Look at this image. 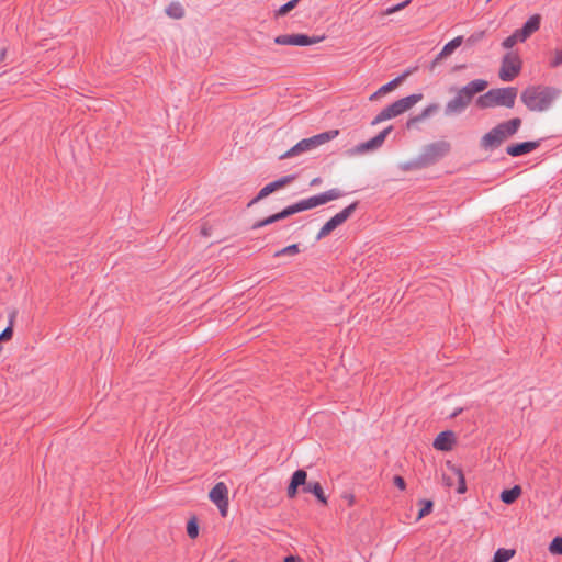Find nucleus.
<instances>
[{
  "label": "nucleus",
  "mask_w": 562,
  "mask_h": 562,
  "mask_svg": "<svg viewBox=\"0 0 562 562\" xmlns=\"http://www.w3.org/2000/svg\"><path fill=\"white\" fill-rule=\"evenodd\" d=\"M358 205H359V202L356 201V202L349 204L348 206H346L344 210H341L339 213H337L334 216L336 217L338 223L341 225L353 214V212L357 210Z\"/></svg>",
  "instance_id": "nucleus-28"
},
{
  "label": "nucleus",
  "mask_w": 562,
  "mask_h": 562,
  "mask_svg": "<svg viewBox=\"0 0 562 562\" xmlns=\"http://www.w3.org/2000/svg\"><path fill=\"white\" fill-rule=\"evenodd\" d=\"M454 443V434L450 430L440 432L434 440V448L439 451H449Z\"/></svg>",
  "instance_id": "nucleus-17"
},
{
  "label": "nucleus",
  "mask_w": 562,
  "mask_h": 562,
  "mask_svg": "<svg viewBox=\"0 0 562 562\" xmlns=\"http://www.w3.org/2000/svg\"><path fill=\"white\" fill-rule=\"evenodd\" d=\"M167 14L175 19H181L184 15L183 8L178 3H172L167 9Z\"/></svg>",
  "instance_id": "nucleus-36"
},
{
  "label": "nucleus",
  "mask_w": 562,
  "mask_h": 562,
  "mask_svg": "<svg viewBox=\"0 0 562 562\" xmlns=\"http://www.w3.org/2000/svg\"><path fill=\"white\" fill-rule=\"evenodd\" d=\"M395 117V114H394V111L391 106V104L386 108H384L375 117L374 120L372 121V124L375 125V124H379L385 120H390V119H393Z\"/></svg>",
  "instance_id": "nucleus-31"
},
{
  "label": "nucleus",
  "mask_w": 562,
  "mask_h": 562,
  "mask_svg": "<svg viewBox=\"0 0 562 562\" xmlns=\"http://www.w3.org/2000/svg\"><path fill=\"white\" fill-rule=\"evenodd\" d=\"M325 36H310L306 34H282L274 37L277 45L310 46L322 42Z\"/></svg>",
  "instance_id": "nucleus-8"
},
{
  "label": "nucleus",
  "mask_w": 562,
  "mask_h": 562,
  "mask_svg": "<svg viewBox=\"0 0 562 562\" xmlns=\"http://www.w3.org/2000/svg\"><path fill=\"white\" fill-rule=\"evenodd\" d=\"M187 533L189 538L195 539L199 536V524L195 517H192L187 524Z\"/></svg>",
  "instance_id": "nucleus-34"
},
{
  "label": "nucleus",
  "mask_w": 562,
  "mask_h": 562,
  "mask_svg": "<svg viewBox=\"0 0 562 562\" xmlns=\"http://www.w3.org/2000/svg\"><path fill=\"white\" fill-rule=\"evenodd\" d=\"M392 128H393L392 126H389V127L384 128L383 131H381L373 138L367 140V142L360 143L353 149H351V154H363L366 151L380 148L383 145L387 135L391 133Z\"/></svg>",
  "instance_id": "nucleus-10"
},
{
  "label": "nucleus",
  "mask_w": 562,
  "mask_h": 562,
  "mask_svg": "<svg viewBox=\"0 0 562 562\" xmlns=\"http://www.w3.org/2000/svg\"><path fill=\"white\" fill-rule=\"evenodd\" d=\"M456 95L450 99L445 106V114L447 116L459 115L463 113L470 105L469 101L464 98L459 89H456Z\"/></svg>",
  "instance_id": "nucleus-11"
},
{
  "label": "nucleus",
  "mask_w": 562,
  "mask_h": 562,
  "mask_svg": "<svg viewBox=\"0 0 562 562\" xmlns=\"http://www.w3.org/2000/svg\"><path fill=\"white\" fill-rule=\"evenodd\" d=\"M426 168L423 160H422V157L418 155L416 158L409 160V161H406L402 165V169L404 171H409V170H419V169H424Z\"/></svg>",
  "instance_id": "nucleus-30"
},
{
  "label": "nucleus",
  "mask_w": 562,
  "mask_h": 562,
  "mask_svg": "<svg viewBox=\"0 0 562 562\" xmlns=\"http://www.w3.org/2000/svg\"><path fill=\"white\" fill-rule=\"evenodd\" d=\"M521 494V487L519 485H515L509 490H504L501 493V501L507 505L513 504Z\"/></svg>",
  "instance_id": "nucleus-25"
},
{
  "label": "nucleus",
  "mask_w": 562,
  "mask_h": 562,
  "mask_svg": "<svg viewBox=\"0 0 562 562\" xmlns=\"http://www.w3.org/2000/svg\"><path fill=\"white\" fill-rule=\"evenodd\" d=\"M345 192L338 188H333L325 192H322L317 195L310 196L307 199L300 200L299 202L286 206L290 216L296 214L299 212H303L306 210L314 209L316 206L323 205L329 201L337 200L342 198Z\"/></svg>",
  "instance_id": "nucleus-4"
},
{
  "label": "nucleus",
  "mask_w": 562,
  "mask_h": 562,
  "mask_svg": "<svg viewBox=\"0 0 562 562\" xmlns=\"http://www.w3.org/2000/svg\"><path fill=\"white\" fill-rule=\"evenodd\" d=\"M210 499L217 506L223 517L227 515L228 509V488L224 482H218L210 491Z\"/></svg>",
  "instance_id": "nucleus-9"
},
{
  "label": "nucleus",
  "mask_w": 562,
  "mask_h": 562,
  "mask_svg": "<svg viewBox=\"0 0 562 562\" xmlns=\"http://www.w3.org/2000/svg\"><path fill=\"white\" fill-rule=\"evenodd\" d=\"M562 66V48L553 50L551 58L549 59V67L558 68Z\"/></svg>",
  "instance_id": "nucleus-35"
},
{
  "label": "nucleus",
  "mask_w": 562,
  "mask_h": 562,
  "mask_svg": "<svg viewBox=\"0 0 562 562\" xmlns=\"http://www.w3.org/2000/svg\"><path fill=\"white\" fill-rule=\"evenodd\" d=\"M518 42H525V40L520 37L518 31L516 30L512 35H509L503 41L502 46L506 49H509Z\"/></svg>",
  "instance_id": "nucleus-32"
},
{
  "label": "nucleus",
  "mask_w": 562,
  "mask_h": 562,
  "mask_svg": "<svg viewBox=\"0 0 562 562\" xmlns=\"http://www.w3.org/2000/svg\"><path fill=\"white\" fill-rule=\"evenodd\" d=\"M322 182V179L321 178H314L312 181H311V186H316V184H319Z\"/></svg>",
  "instance_id": "nucleus-45"
},
{
  "label": "nucleus",
  "mask_w": 562,
  "mask_h": 562,
  "mask_svg": "<svg viewBox=\"0 0 562 562\" xmlns=\"http://www.w3.org/2000/svg\"><path fill=\"white\" fill-rule=\"evenodd\" d=\"M295 179H296L295 175H288V176H283L281 178H279L272 182H269L258 192V194L254 199H251L248 202L247 206L251 207L252 205L257 204L259 201L263 200L265 198L272 194L273 192H276L280 189H283L288 184L292 183Z\"/></svg>",
  "instance_id": "nucleus-7"
},
{
  "label": "nucleus",
  "mask_w": 562,
  "mask_h": 562,
  "mask_svg": "<svg viewBox=\"0 0 562 562\" xmlns=\"http://www.w3.org/2000/svg\"><path fill=\"white\" fill-rule=\"evenodd\" d=\"M449 465V469L451 470L452 474L457 477L458 480V488H457V492L459 494H463L465 493L467 491V485H465V479H464V474L462 472V470L456 465H450V463H448Z\"/></svg>",
  "instance_id": "nucleus-27"
},
{
  "label": "nucleus",
  "mask_w": 562,
  "mask_h": 562,
  "mask_svg": "<svg viewBox=\"0 0 562 562\" xmlns=\"http://www.w3.org/2000/svg\"><path fill=\"white\" fill-rule=\"evenodd\" d=\"M463 43V36H457L450 42H448L441 52L435 57V59L429 65V70L432 72L436 69V66L446 58L447 56L451 55L461 44Z\"/></svg>",
  "instance_id": "nucleus-15"
},
{
  "label": "nucleus",
  "mask_w": 562,
  "mask_h": 562,
  "mask_svg": "<svg viewBox=\"0 0 562 562\" xmlns=\"http://www.w3.org/2000/svg\"><path fill=\"white\" fill-rule=\"evenodd\" d=\"M488 86L485 79H474L459 90L471 104L475 94L483 92Z\"/></svg>",
  "instance_id": "nucleus-14"
},
{
  "label": "nucleus",
  "mask_w": 562,
  "mask_h": 562,
  "mask_svg": "<svg viewBox=\"0 0 562 562\" xmlns=\"http://www.w3.org/2000/svg\"><path fill=\"white\" fill-rule=\"evenodd\" d=\"M442 479L446 486L451 487L453 485V481L451 480L450 476L443 475Z\"/></svg>",
  "instance_id": "nucleus-44"
},
{
  "label": "nucleus",
  "mask_w": 562,
  "mask_h": 562,
  "mask_svg": "<svg viewBox=\"0 0 562 562\" xmlns=\"http://www.w3.org/2000/svg\"><path fill=\"white\" fill-rule=\"evenodd\" d=\"M340 224L336 220L335 216H333L330 220H328L323 227L319 229V232L316 235V240H321L328 236L334 229H336Z\"/></svg>",
  "instance_id": "nucleus-26"
},
{
  "label": "nucleus",
  "mask_w": 562,
  "mask_h": 562,
  "mask_svg": "<svg viewBox=\"0 0 562 562\" xmlns=\"http://www.w3.org/2000/svg\"><path fill=\"white\" fill-rule=\"evenodd\" d=\"M549 551L552 554H561L562 555V537H555L549 544Z\"/></svg>",
  "instance_id": "nucleus-38"
},
{
  "label": "nucleus",
  "mask_w": 562,
  "mask_h": 562,
  "mask_svg": "<svg viewBox=\"0 0 562 562\" xmlns=\"http://www.w3.org/2000/svg\"><path fill=\"white\" fill-rule=\"evenodd\" d=\"M451 149V145L447 140H437L424 146L419 156L425 165L429 167L438 162L441 158L447 156Z\"/></svg>",
  "instance_id": "nucleus-5"
},
{
  "label": "nucleus",
  "mask_w": 562,
  "mask_h": 562,
  "mask_svg": "<svg viewBox=\"0 0 562 562\" xmlns=\"http://www.w3.org/2000/svg\"><path fill=\"white\" fill-rule=\"evenodd\" d=\"M438 110H439V104H437V103L429 104L419 114L409 117L406 122V127L407 128L414 127L419 122H423L426 119H428L429 116H431L432 114H435Z\"/></svg>",
  "instance_id": "nucleus-21"
},
{
  "label": "nucleus",
  "mask_w": 562,
  "mask_h": 562,
  "mask_svg": "<svg viewBox=\"0 0 562 562\" xmlns=\"http://www.w3.org/2000/svg\"><path fill=\"white\" fill-rule=\"evenodd\" d=\"M541 23V16L539 14H533L530 16L522 25L521 29H518V33L520 37L525 41L536 31L539 30Z\"/></svg>",
  "instance_id": "nucleus-19"
},
{
  "label": "nucleus",
  "mask_w": 562,
  "mask_h": 562,
  "mask_svg": "<svg viewBox=\"0 0 562 562\" xmlns=\"http://www.w3.org/2000/svg\"><path fill=\"white\" fill-rule=\"evenodd\" d=\"M485 35V32L484 31H481L479 33H475V34H472L468 40L467 42L470 43V44H474L476 42H479L480 40H482Z\"/></svg>",
  "instance_id": "nucleus-42"
},
{
  "label": "nucleus",
  "mask_w": 562,
  "mask_h": 562,
  "mask_svg": "<svg viewBox=\"0 0 562 562\" xmlns=\"http://www.w3.org/2000/svg\"><path fill=\"white\" fill-rule=\"evenodd\" d=\"M393 483H394V485H395V486H397L400 490H405V487H406L405 480H404L402 476H400V475H395V476L393 477Z\"/></svg>",
  "instance_id": "nucleus-43"
},
{
  "label": "nucleus",
  "mask_w": 562,
  "mask_h": 562,
  "mask_svg": "<svg viewBox=\"0 0 562 562\" xmlns=\"http://www.w3.org/2000/svg\"><path fill=\"white\" fill-rule=\"evenodd\" d=\"M300 0H291L286 2L285 4L281 5L278 11L276 12V16H283L288 14L291 10H293Z\"/></svg>",
  "instance_id": "nucleus-37"
},
{
  "label": "nucleus",
  "mask_w": 562,
  "mask_h": 562,
  "mask_svg": "<svg viewBox=\"0 0 562 562\" xmlns=\"http://www.w3.org/2000/svg\"><path fill=\"white\" fill-rule=\"evenodd\" d=\"M521 70V60L515 53H507L502 60L499 78L503 81H512Z\"/></svg>",
  "instance_id": "nucleus-6"
},
{
  "label": "nucleus",
  "mask_w": 562,
  "mask_h": 562,
  "mask_svg": "<svg viewBox=\"0 0 562 562\" xmlns=\"http://www.w3.org/2000/svg\"><path fill=\"white\" fill-rule=\"evenodd\" d=\"M561 90L551 86H529L520 94L521 102L529 111H548L560 97Z\"/></svg>",
  "instance_id": "nucleus-1"
},
{
  "label": "nucleus",
  "mask_w": 562,
  "mask_h": 562,
  "mask_svg": "<svg viewBox=\"0 0 562 562\" xmlns=\"http://www.w3.org/2000/svg\"><path fill=\"white\" fill-rule=\"evenodd\" d=\"M518 89L515 87L491 89L476 99V106L480 109H491L504 106L512 109L515 105Z\"/></svg>",
  "instance_id": "nucleus-3"
},
{
  "label": "nucleus",
  "mask_w": 562,
  "mask_h": 562,
  "mask_svg": "<svg viewBox=\"0 0 562 562\" xmlns=\"http://www.w3.org/2000/svg\"><path fill=\"white\" fill-rule=\"evenodd\" d=\"M420 504L423 505L418 513V519L425 517L426 515L430 514L432 510V502L431 501H420Z\"/></svg>",
  "instance_id": "nucleus-40"
},
{
  "label": "nucleus",
  "mask_w": 562,
  "mask_h": 562,
  "mask_svg": "<svg viewBox=\"0 0 562 562\" xmlns=\"http://www.w3.org/2000/svg\"><path fill=\"white\" fill-rule=\"evenodd\" d=\"M422 100L423 93H414L393 102L391 106L394 111L395 116H397L413 108L416 103H418Z\"/></svg>",
  "instance_id": "nucleus-13"
},
{
  "label": "nucleus",
  "mask_w": 562,
  "mask_h": 562,
  "mask_svg": "<svg viewBox=\"0 0 562 562\" xmlns=\"http://www.w3.org/2000/svg\"><path fill=\"white\" fill-rule=\"evenodd\" d=\"M13 318H14V315H11V318H10V324L7 328H4L2 330V333L0 334V341H5V340H10L13 336Z\"/></svg>",
  "instance_id": "nucleus-39"
},
{
  "label": "nucleus",
  "mask_w": 562,
  "mask_h": 562,
  "mask_svg": "<svg viewBox=\"0 0 562 562\" xmlns=\"http://www.w3.org/2000/svg\"><path fill=\"white\" fill-rule=\"evenodd\" d=\"M289 216H290L289 211L285 207V209H283L282 211H280V212H278L276 214H272V215H270V216H268L266 218H262L260 221L255 222L252 224L251 228L252 229H259L261 227H265V226H268V225L273 224L276 222H279L281 220H284V218H286Z\"/></svg>",
  "instance_id": "nucleus-22"
},
{
  "label": "nucleus",
  "mask_w": 562,
  "mask_h": 562,
  "mask_svg": "<svg viewBox=\"0 0 562 562\" xmlns=\"http://www.w3.org/2000/svg\"><path fill=\"white\" fill-rule=\"evenodd\" d=\"M315 146H313L312 142H311V138H304L302 140H300L297 144H295L293 147H291L288 151H285L284 154H282L280 156V159H286V158H291V157H295L297 155H301L305 151H310L312 149H314Z\"/></svg>",
  "instance_id": "nucleus-18"
},
{
  "label": "nucleus",
  "mask_w": 562,
  "mask_h": 562,
  "mask_svg": "<svg viewBox=\"0 0 562 562\" xmlns=\"http://www.w3.org/2000/svg\"><path fill=\"white\" fill-rule=\"evenodd\" d=\"M306 479H307V473H306V471H304L302 469L296 470L292 474L290 484L286 490V494H288L289 498H294L296 496L299 486L305 485Z\"/></svg>",
  "instance_id": "nucleus-16"
},
{
  "label": "nucleus",
  "mask_w": 562,
  "mask_h": 562,
  "mask_svg": "<svg viewBox=\"0 0 562 562\" xmlns=\"http://www.w3.org/2000/svg\"><path fill=\"white\" fill-rule=\"evenodd\" d=\"M283 562H297L296 559L293 555H289L284 559Z\"/></svg>",
  "instance_id": "nucleus-46"
},
{
  "label": "nucleus",
  "mask_w": 562,
  "mask_h": 562,
  "mask_svg": "<svg viewBox=\"0 0 562 562\" xmlns=\"http://www.w3.org/2000/svg\"><path fill=\"white\" fill-rule=\"evenodd\" d=\"M541 144V140H528L517 144H510L506 147V154L512 157H519L531 153L537 149Z\"/></svg>",
  "instance_id": "nucleus-12"
},
{
  "label": "nucleus",
  "mask_w": 562,
  "mask_h": 562,
  "mask_svg": "<svg viewBox=\"0 0 562 562\" xmlns=\"http://www.w3.org/2000/svg\"><path fill=\"white\" fill-rule=\"evenodd\" d=\"M408 3H411V0H405L398 4L392 5L385 10V14H393V13L404 9Z\"/></svg>",
  "instance_id": "nucleus-41"
},
{
  "label": "nucleus",
  "mask_w": 562,
  "mask_h": 562,
  "mask_svg": "<svg viewBox=\"0 0 562 562\" xmlns=\"http://www.w3.org/2000/svg\"><path fill=\"white\" fill-rule=\"evenodd\" d=\"M515 554V550L513 549H504L499 548L493 558V562H507L509 561Z\"/></svg>",
  "instance_id": "nucleus-29"
},
{
  "label": "nucleus",
  "mask_w": 562,
  "mask_h": 562,
  "mask_svg": "<svg viewBox=\"0 0 562 562\" xmlns=\"http://www.w3.org/2000/svg\"><path fill=\"white\" fill-rule=\"evenodd\" d=\"M339 134L338 130H330L323 133H319L317 135H314L311 138V142L313 146L318 147L319 145H323L331 139H334Z\"/></svg>",
  "instance_id": "nucleus-24"
},
{
  "label": "nucleus",
  "mask_w": 562,
  "mask_h": 562,
  "mask_svg": "<svg viewBox=\"0 0 562 562\" xmlns=\"http://www.w3.org/2000/svg\"><path fill=\"white\" fill-rule=\"evenodd\" d=\"M411 74L409 70L405 71L403 75L394 78L393 80H391L390 82L383 85L381 88H379L378 91H375L374 93H372L369 98L370 101H374L376 100L379 97L383 95V94H386L389 92H391L392 90H394L408 75Z\"/></svg>",
  "instance_id": "nucleus-20"
},
{
  "label": "nucleus",
  "mask_w": 562,
  "mask_h": 562,
  "mask_svg": "<svg viewBox=\"0 0 562 562\" xmlns=\"http://www.w3.org/2000/svg\"><path fill=\"white\" fill-rule=\"evenodd\" d=\"M304 493L313 494L322 504H327V497L324 494L323 487L319 482H306L303 485Z\"/></svg>",
  "instance_id": "nucleus-23"
},
{
  "label": "nucleus",
  "mask_w": 562,
  "mask_h": 562,
  "mask_svg": "<svg viewBox=\"0 0 562 562\" xmlns=\"http://www.w3.org/2000/svg\"><path fill=\"white\" fill-rule=\"evenodd\" d=\"M521 119L514 117L506 122H502L484 134L480 139V147L485 151H493L502 146V144L514 136L521 126Z\"/></svg>",
  "instance_id": "nucleus-2"
},
{
  "label": "nucleus",
  "mask_w": 562,
  "mask_h": 562,
  "mask_svg": "<svg viewBox=\"0 0 562 562\" xmlns=\"http://www.w3.org/2000/svg\"><path fill=\"white\" fill-rule=\"evenodd\" d=\"M300 252V248L297 244L289 245L278 251L274 252V257L281 256H293Z\"/></svg>",
  "instance_id": "nucleus-33"
}]
</instances>
